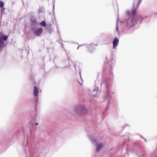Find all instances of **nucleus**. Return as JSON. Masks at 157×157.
Masks as SVG:
<instances>
[{"mask_svg":"<svg viewBox=\"0 0 157 157\" xmlns=\"http://www.w3.org/2000/svg\"><path fill=\"white\" fill-rule=\"evenodd\" d=\"M79 73L80 78V79L81 80V81H80V80H78V82L79 83V84H80V85H81V82H82V78H81V76L80 73V72L79 71Z\"/></svg>","mask_w":157,"mask_h":157,"instance_id":"aec40b11","label":"nucleus"},{"mask_svg":"<svg viewBox=\"0 0 157 157\" xmlns=\"http://www.w3.org/2000/svg\"><path fill=\"white\" fill-rule=\"evenodd\" d=\"M140 4L138 3L137 4L135 8H133L132 10H127L126 11L127 15L132 16H136V13L137 10L139 8V6Z\"/></svg>","mask_w":157,"mask_h":157,"instance_id":"6e6552de","label":"nucleus"},{"mask_svg":"<svg viewBox=\"0 0 157 157\" xmlns=\"http://www.w3.org/2000/svg\"><path fill=\"white\" fill-rule=\"evenodd\" d=\"M65 52H66V54H67V52H66V51H65Z\"/></svg>","mask_w":157,"mask_h":157,"instance_id":"c756f323","label":"nucleus"},{"mask_svg":"<svg viewBox=\"0 0 157 157\" xmlns=\"http://www.w3.org/2000/svg\"><path fill=\"white\" fill-rule=\"evenodd\" d=\"M115 60L113 59L111 55L107 56L105 62V64L106 63V68L104 70L102 73V81H100L97 79L94 82V88L92 92L90 93V96L94 98L99 95V93L101 91L103 93V98L104 100H106L108 97L109 90L112 85L113 74L112 72V67L114 66Z\"/></svg>","mask_w":157,"mask_h":157,"instance_id":"f257e3e1","label":"nucleus"},{"mask_svg":"<svg viewBox=\"0 0 157 157\" xmlns=\"http://www.w3.org/2000/svg\"><path fill=\"white\" fill-rule=\"evenodd\" d=\"M14 135H15V136L16 135V133Z\"/></svg>","mask_w":157,"mask_h":157,"instance_id":"cd10ccee","label":"nucleus"},{"mask_svg":"<svg viewBox=\"0 0 157 157\" xmlns=\"http://www.w3.org/2000/svg\"><path fill=\"white\" fill-rule=\"evenodd\" d=\"M73 63L74 65L75 69L76 71L77 69L79 68L80 63L79 62L75 61H73Z\"/></svg>","mask_w":157,"mask_h":157,"instance_id":"4468645a","label":"nucleus"},{"mask_svg":"<svg viewBox=\"0 0 157 157\" xmlns=\"http://www.w3.org/2000/svg\"><path fill=\"white\" fill-rule=\"evenodd\" d=\"M31 131H24V141L23 146L25 151L26 157H41L40 153L36 151L34 148V131L36 127L35 125L39 124L38 123L35 124L31 123Z\"/></svg>","mask_w":157,"mask_h":157,"instance_id":"f03ea898","label":"nucleus"},{"mask_svg":"<svg viewBox=\"0 0 157 157\" xmlns=\"http://www.w3.org/2000/svg\"><path fill=\"white\" fill-rule=\"evenodd\" d=\"M47 31L48 32L49 34H51L53 32V30L51 26L47 27Z\"/></svg>","mask_w":157,"mask_h":157,"instance_id":"f3484780","label":"nucleus"},{"mask_svg":"<svg viewBox=\"0 0 157 157\" xmlns=\"http://www.w3.org/2000/svg\"><path fill=\"white\" fill-rule=\"evenodd\" d=\"M40 25L44 27H45L46 25V22L44 20L43 21H41V23L40 24Z\"/></svg>","mask_w":157,"mask_h":157,"instance_id":"a211bd4d","label":"nucleus"},{"mask_svg":"<svg viewBox=\"0 0 157 157\" xmlns=\"http://www.w3.org/2000/svg\"><path fill=\"white\" fill-rule=\"evenodd\" d=\"M31 29L36 27L38 25V22L36 18L34 16H32L30 18Z\"/></svg>","mask_w":157,"mask_h":157,"instance_id":"1a4fd4ad","label":"nucleus"},{"mask_svg":"<svg viewBox=\"0 0 157 157\" xmlns=\"http://www.w3.org/2000/svg\"><path fill=\"white\" fill-rule=\"evenodd\" d=\"M61 46V47H62V48L64 50V51H65V49L64 48V45L62 44H61L60 45Z\"/></svg>","mask_w":157,"mask_h":157,"instance_id":"4be33fe9","label":"nucleus"},{"mask_svg":"<svg viewBox=\"0 0 157 157\" xmlns=\"http://www.w3.org/2000/svg\"><path fill=\"white\" fill-rule=\"evenodd\" d=\"M86 45H84L86 47L88 48V51L89 52H92L93 51L95 50V48H94V46L96 45L97 46V44H89V45H87V44H85Z\"/></svg>","mask_w":157,"mask_h":157,"instance_id":"9b49d317","label":"nucleus"},{"mask_svg":"<svg viewBox=\"0 0 157 157\" xmlns=\"http://www.w3.org/2000/svg\"><path fill=\"white\" fill-rule=\"evenodd\" d=\"M141 1H142V0H139V1H138V4H140V3Z\"/></svg>","mask_w":157,"mask_h":157,"instance_id":"a878e982","label":"nucleus"},{"mask_svg":"<svg viewBox=\"0 0 157 157\" xmlns=\"http://www.w3.org/2000/svg\"><path fill=\"white\" fill-rule=\"evenodd\" d=\"M58 42H59V43L60 44V45L63 44L62 41L61 40H59Z\"/></svg>","mask_w":157,"mask_h":157,"instance_id":"b1692460","label":"nucleus"},{"mask_svg":"<svg viewBox=\"0 0 157 157\" xmlns=\"http://www.w3.org/2000/svg\"><path fill=\"white\" fill-rule=\"evenodd\" d=\"M39 90L38 88L36 86H34L33 91V95L35 99V105L34 109L35 112H36L37 111V104L39 101Z\"/></svg>","mask_w":157,"mask_h":157,"instance_id":"423d86ee","label":"nucleus"},{"mask_svg":"<svg viewBox=\"0 0 157 157\" xmlns=\"http://www.w3.org/2000/svg\"><path fill=\"white\" fill-rule=\"evenodd\" d=\"M113 103V101L112 100V99L111 98H109V101L107 104V107L106 109H105L104 111L102 113V115L104 117H105L106 116L105 113L107 109H108L109 106L111 104H112Z\"/></svg>","mask_w":157,"mask_h":157,"instance_id":"f8f14e48","label":"nucleus"},{"mask_svg":"<svg viewBox=\"0 0 157 157\" xmlns=\"http://www.w3.org/2000/svg\"><path fill=\"white\" fill-rule=\"evenodd\" d=\"M84 45H85L83 44V45H79L77 48V49H78L79 48L80 46H84Z\"/></svg>","mask_w":157,"mask_h":157,"instance_id":"5701e85b","label":"nucleus"},{"mask_svg":"<svg viewBox=\"0 0 157 157\" xmlns=\"http://www.w3.org/2000/svg\"><path fill=\"white\" fill-rule=\"evenodd\" d=\"M127 16L129 17L126 20V28L128 30H129L130 28L133 27L137 21L141 23L144 18L147 17V16L143 17L141 15L130 16L127 15Z\"/></svg>","mask_w":157,"mask_h":157,"instance_id":"20e7f679","label":"nucleus"},{"mask_svg":"<svg viewBox=\"0 0 157 157\" xmlns=\"http://www.w3.org/2000/svg\"><path fill=\"white\" fill-rule=\"evenodd\" d=\"M43 9L40 7L39 10V13H42L43 11Z\"/></svg>","mask_w":157,"mask_h":157,"instance_id":"412c9836","label":"nucleus"},{"mask_svg":"<svg viewBox=\"0 0 157 157\" xmlns=\"http://www.w3.org/2000/svg\"><path fill=\"white\" fill-rule=\"evenodd\" d=\"M6 10V8L4 7L0 8L1 17L2 15L4 14V11Z\"/></svg>","mask_w":157,"mask_h":157,"instance_id":"dca6fc26","label":"nucleus"},{"mask_svg":"<svg viewBox=\"0 0 157 157\" xmlns=\"http://www.w3.org/2000/svg\"><path fill=\"white\" fill-rule=\"evenodd\" d=\"M129 136V133H125L124 136V142L120 146L119 151H121L124 150L127 152H130L133 155H137L139 157H148L144 150L140 145L131 143L128 145ZM157 155V151H155L152 153L151 157H156Z\"/></svg>","mask_w":157,"mask_h":157,"instance_id":"7ed1b4c3","label":"nucleus"},{"mask_svg":"<svg viewBox=\"0 0 157 157\" xmlns=\"http://www.w3.org/2000/svg\"><path fill=\"white\" fill-rule=\"evenodd\" d=\"M154 14H155V15H156V14H157V13H154Z\"/></svg>","mask_w":157,"mask_h":157,"instance_id":"bb28decb","label":"nucleus"},{"mask_svg":"<svg viewBox=\"0 0 157 157\" xmlns=\"http://www.w3.org/2000/svg\"><path fill=\"white\" fill-rule=\"evenodd\" d=\"M4 3L1 1H0V8L4 7Z\"/></svg>","mask_w":157,"mask_h":157,"instance_id":"6ab92c4d","label":"nucleus"},{"mask_svg":"<svg viewBox=\"0 0 157 157\" xmlns=\"http://www.w3.org/2000/svg\"><path fill=\"white\" fill-rule=\"evenodd\" d=\"M119 40L117 37L115 36L113 41V48H115L118 44Z\"/></svg>","mask_w":157,"mask_h":157,"instance_id":"ddd939ff","label":"nucleus"},{"mask_svg":"<svg viewBox=\"0 0 157 157\" xmlns=\"http://www.w3.org/2000/svg\"><path fill=\"white\" fill-rule=\"evenodd\" d=\"M127 33H129V32H127Z\"/></svg>","mask_w":157,"mask_h":157,"instance_id":"c85d7f7f","label":"nucleus"},{"mask_svg":"<svg viewBox=\"0 0 157 157\" xmlns=\"http://www.w3.org/2000/svg\"><path fill=\"white\" fill-rule=\"evenodd\" d=\"M118 22H119L120 24H121L122 22L120 20H118V19L117 20L116 23V32L117 33V35H119V32L118 30Z\"/></svg>","mask_w":157,"mask_h":157,"instance_id":"2eb2a0df","label":"nucleus"},{"mask_svg":"<svg viewBox=\"0 0 157 157\" xmlns=\"http://www.w3.org/2000/svg\"><path fill=\"white\" fill-rule=\"evenodd\" d=\"M31 30L33 34L36 36H39L43 32V29L42 28H37L36 27L31 29Z\"/></svg>","mask_w":157,"mask_h":157,"instance_id":"9d476101","label":"nucleus"},{"mask_svg":"<svg viewBox=\"0 0 157 157\" xmlns=\"http://www.w3.org/2000/svg\"><path fill=\"white\" fill-rule=\"evenodd\" d=\"M91 141L96 144V151L98 152L103 147V144L101 143H98V140L95 138L91 137L90 138Z\"/></svg>","mask_w":157,"mask_h":157,"instance_id":"0eeeda50","label":"nucleus"},{"mask_svg":"<svg viewBox=\"0 0 157 157\" xmlns=\"http://www.w3.org/2000/svg\"><path fill=\"white\" fill-rule=\"evenodd\" d=\"M54 7H55V5H54L53 6V10H52L53 13H54Z\"/></svg>","mask_w":157,"mask_h":157,"instance_id":"393cba45","label":"nucleus"},{"mask_svg":"<svg viewBox=\"0 0 157 157\" xmlns=\"http://www.w3.org/2000/svg\"><path fill=\"white\" fill-rule=\"evenodd\" d=\"M87 111L86 106L84 105H78L74 108V112L77 116L85 115Z\"/></svg>","mask_w":157,"mask_h":157,"instance_id":"39448f33","label":"nucleus"}]
</instances>
